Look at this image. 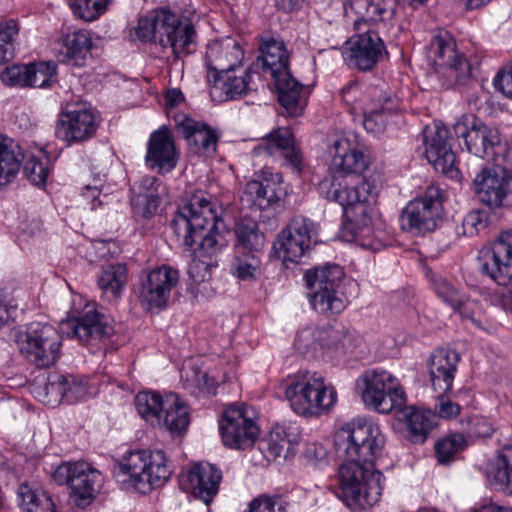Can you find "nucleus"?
Segmentation results:
<instances>
[{
    "label": "nucleus",
    "mask_w": 512,
    "mask_h": 512,
    "mask_svg": "<svg viewBox=\"0 0 512 512\" xmlns=\"http://www.w3.org/2000/svg\"><path fill=\"white\" fill-rule=\"evenodd\" d=\"M339 467V498L353 510L375 505L382 494L383 474L374 468L385 437L379 426L366 418H355L341 426L333 437Z\"/></svg>",
    "instance_id": "nucleus-1"
},
{
    "label": "nucleus",
    "mask_w": 512,
    "mask_h": 512,
    "mask_svg": "<svg viewBox=\"0 0 512 512\" xmlns=\"http://www.w3.org/2000/svg\"><path fill=\"white\" fill-rule=\"evenodd\" d=\"M219 221L217 201L204 191L194 193L171 221L177 241L185 251L192 250L194 244L199 246L188 267L190 286L196 293H204L211 279V262L200 258L210 257L216 251Z\"/></svg>",
    "instance_id": "nucleus-2"
},
{
    "label": "nucleus",
    "mask_w": 512,
    "mask_h": 512,
    "mask_svg": "<svg viewBox=\"0 0 512 512\" xmlns=\"http://www.w3.org/2000/svg\"><path fill=\"white\" fill-rule=\"evenodd\" d=\"M172 475L162 450L131 451L114 466V476L126 489L146 494L164 485Z\"/></svg>",
    "instance_id": "nucleus-3"
},
{
    "label": "nucleus",
    "mask_w": 512,
    "mask_h": 512,
    "mask_svg": "<svg viewBox=\"0 0 512 512\" xmlns=\"http://www.w3.org/2000/svg\"><path fill=\"white\" fill-rule=\"evenodd\" d=\"M344 276V270L337 264H325L305 272L304 279L309 290L307 297L316 312L330 316L346 308L347 299L341 291Z\"/></svg>",
    "instance_id": "nucleus-4"
},
{
    "label": "nucleus",
    "mask_w": 512,
    "mask_h": 512,
    "mask_svg": "<svg viewBox=\"0 0 512 512\" xmlns=\"http://www.w3.org/2000/svg\"><path fill=\"white\" fill-rule=\"evenodd\" d=\"M356 386L365 406L378 413L389 414L406 405L407 396L403 386L386 370L365 371L357 379Z\"/></svg>",
    "instance_id": "nucleus-5"
},
{
    "label": "nucleus",
    "mask_w": 512,
    "mask_h": 512,
    "mask_svg": "<svg viewBox=\"0 0 512 512\" xmlns=\"http://www.w3.org/2000/svg\"><path fill=\"white\" fill-rule=\"evenodd\" d=\"M16 342L21 355L37 369L52 367L61 355L62 337L48 323L29 324L26 331L19 333Z\"/></svg>",
    "instance_id": "nucleus-6"
},
{
    "label": "nucleus",
    "mask_w": 512,
    "mask_h": 512,
    "mask_svg": "<svg viewBox=\"0 0 512 512\" xmlns=\"http://www.w3.org/2000/svg\"><path fill=\"white\" fill-rule=\"evenodd\" d=\"M53 479L69 487L70 497L79 508H85L93 502L104 481L101 472L85 461L59 465L53 473Z\"/></svg>",
    "instance_id": "nucleus-7"
},
{
    "label": "nucleus",
    "mask_w": 512,
    "mask_h": 512,
    "mask_svg": "<svg viewBox=\"0 0 512 512\" xmlns=\"http://www.w3.org/2000/svg\"><path fill=\"white\" fill-rule=\"evenodd\" d=\"M473 190L478 200L490 208L512 202V145L503 156L501 168H484L476 175Z\"/></svg>",
    "instance_id": "nucleus-8"
},
{
    "label": "nucleus",
    "mask_w": 512,
    "mask_h": 512,
    "mask_svg": "<svg viewBox=\"0 0 512 512\" xmlns=\"http://www.w3.org/2000/svg\"><path fill=\"white\" fill-rule=\"evenodd\" d=\"M101 123L99 113L85 103L67 104L55 125V136L68 146L92 139Z\"/></svg>",
    "instance_id": "nucleus-9"
},
{
    "label": "nucleus",
    "mask_w": 512,
    "mask_h": 512,
    "mask_svg": "<svg viewBox=\"0 0 512 512\" xmlns=\"http://www.w3.org/2000/svg\"><path fill=\"white\" fill-rule=\"evenodd\" d=\"M443 215V194L439 187L430 185L425 192L405 207L401 226L413 234H425L437 227Z\"/></svg>",
    "instance_id": "nucleus-10"
},
{
    "label": "nucleus",
    "mask_w": 512,
    "mask_h": 512,
    "mask_svg": "<svg viewBox=\"0 0 512 512\" xmlns=\"http://www.w3.org/2000/svg\"><path fill=\"white\" fill-rule=\"evenodd\" d=\"M428 57L436 69H446L447 76L458 85L470 79L472 67L468 60L456 50L454 39L448 34H438L430 43Z\"/></svg>",
    "instance_id": "nucleus-11"
},
{
    "label": "nucleus",
    "mask_w": 512,
    "mask_h": 512,
    "mask_svg": "<svg viewBox=\"0 0 512 512\" xmlns=\"http://www.w3.org/2000/svg\"><path fill=\"white\" fill-rule=\"evenodd\" d=\"M315 235V226L311 220L300 216L295 217L287 228L282 230L274 243L277 257L283 263H298L310 249Z\"/></svg>",
    "instance_id": "nucleus-12"
},
{
    "label": "nucleus",
    "mask_w": 512,
    "mask_h": 512,
    "mask_svg": "<svg viewBox=\"0 0 512 512\" xmlns=\"http://www.w3.org/2000/svg\"><path fill=\"white\" fill-rule=\"evenodd\" d=\"M284 195L282 175L273 173L265 166L261 170L259 179L246 183L241 202L250 209L265 210L277 205Z\"/></svg>",
    "instance_id": "nucleus-13"
},
{
    "label": "nucleus",
    "mask_w": 512,
    "mask_h": 512,
    "mask_svg": "<svg viewBox=\"0 0 512 512\" xmlns=\"http://www.w3.org/2000/svg\"><path fill=\"white\" fill-rule=\"evenodd\" d=\"M481 271L502 286L512 282V230L502 232L479 255Z\"/></svg>",
    "instance_id": "nucleus-14"
},
{
    "label": "nucleus",
    "mask_w": 512,
    "mask_h": 512,
    "mask_svg": "<svg viewBox=\"0 0 512 512\" xmlns=\"http://www.w3.org/2000/svg\"><path fill=\"white\" fill-rule=\"evenodd\" d=\"M322 193L328 200L339 203L342 207H352L359 216L369 215L367 204L375 202L378 195V187L369 180H362L354 187H348L336 179H325L320 184Z\"/></svg>",
    "instance_id": "nucleus-15"
},
{
    "label": "nucleus",
    "mask_w": 512,
    "mask_h": 512,
    "mask_svg": "<svg viewBox=\"0 0 512 512\" xmlns=\"http://www.w3.org/2000/svg\"><path fill=\"white\" fill-rule=\"evenodd\" d=\"M314 340L327 349L348 353L357 346L359 339L351 329L337 323L335 325L327 324L317 329H303L297 334L295 344L299 350H306Z\"/></svg>",
    "instance_id": "nucleus-16"
},
{
    "label": "nucleus",
    "mask_w": 512,
    "mask_h": 512,
    "mask_svg": "<svg viewBox=\"0 0 512 512\" xmlns=\"http://www.w3.org/2000/svg\"><path fill=\"white\" fill-rule=\"evenodd\" d=\"M254 159L271 157L284 160L298 174L302 170L303 157L295 138L287 128H277L263 137L251 152Z\"/></svg>",
    "instance_id": "nucleus-17"
},
{
    "label": "nucleus",
    "mask_w": 512,
    "mask_h": 512,
    "mask_svg": "<svg viewBox=\"0 0 512 512\" xmlns=\"http://www.w3.org/2000/svg\"><path fill=\"white\" fill-rule=\"evenodd\" d=\"M343 56L350 67L369 71L387 56V50L378 33L368 30L347 41Z\"/></svg>",
    "instance_id": "nucleus-18"
},
{
    "label": "nucleus",
    "mask_w": 512,
    "mask_h": 512,
    "mask_svg": "<svg viewBox=\"0 0 512 512\" xmlns=\"http://www.w3.org/2000/svg\"><path fill=\"white\" fill-rule=\"evenodd\" d=\"M449 131L445 126L434 124L426 126L423 130L425 155L434 169L449 178H457L459 170L455 164L456 157L448 141Z\"/></svg>",
    "instance_id": "nucleus-19"
},
{
    "label": "nucleus",
    "mask_w": 512,
    "mask_h": 512,
    "mask_svg": "<svg viewBox=\"0 0 512 512\" xmlns=\"http://www.w3.org/2000/svg\"><path fill=\"white\" fill-rule=\"evenodd\" d=\"M178 270L163 265L150 271L142 281L139 290V300L147 310L164 308L170 298V293L178 284Z\"/></svg>",
    "instance_id": "nucleus-20"
},
{
    "label": "nucleus",
    "mask_w": 512,
    "mask_h": 512,
    "mask_svg": "<svg viewBox=\"0 0 512 512\" xmlns=\"http://www.w3.org/2000/svg\"><path fill=\"white\" fill-rule=\"evenodd\" d=\"M220 432L225 446L234 449H246L255 443L259 428L246 415L244 409L230 407L223 414L220 422Z\"/></svg>",
    "instance_id": "nucleus-21"
},
{
    "label": "nucleus",
    "mask_w": 512,
    "mask_h": 512,
    "mask_svg": "<svg viewBox=\"0 0 512 512\" xmlns=\"http://www.w3.org/2000/svg\"><path fill=\"white\" fill-rule=\"evenodd\" d=\"M222 472L215 465L201 462L192 466L182 478V489L194 498L210 505L219 491Z\"/></svg>",
    "instance_id": "nucleus-22"
},
{
    "label": "nucleus",
    "mask_w": 512,
    "mask_h": 512,
    "mask_svg": "<svg viewBox=\"0 0 512 512\" xmlns=\"http://www.w3.org/2000/svg\"><path fill=\"white\" fill-rule=\"evenodd\" d=\"M198 35L194 24L168 9L160 39L163 47H170L176 57L192 54L197 47Z\"/></svg>",
    "instance_id": "nucleus-23"
},
{
    "label": "nucleus",
    "mask_w": 512,
    "mask_h": 512,
    "mask_svg": "<svg viewBox=\"0 0 512 512\" xmlns=\"http://www.w3.org/2000/svg\"><path fill=\"white\" fill-rule=\"evenodd\" d=\"M243 58L244 52L240 44L231 37L209 43L205 55L210 72L209 81L224 73L234 72L241 66Z\"/></svg>",
    "instance_id": "nucleus-24"
},
{
    "label": "nucleus",
    "mask_w": 512,
    "mask_h": 512,
    "mask_svg": "<svg viewBox=\"0 0 512 512\" xmlns=\"http://www.w3.org/2000/svg\"><path fill=\"white\" fill-rule=\"evenodd\" d=\"M61 329L69 337L77 338L87 345L98 343L109 337L113 331L106 317L95 309L87 310L78 318L62 322Z\"/></svg>",
    "instance_id": "nucleus-25"
},
{
    "label": "nucleus",
    "mask_w": 512,
    "mask_h": 512,
    "mask_svg": "<svg viewBox=\"0 0 512 512\" xmlns=\"http://www.w3.org/2000/svg\"><path fill=\"white\" fill-rule=\"evenodd\" d=\"M454 133L457 137L464 139L467 151L477 157L494 159L496 149L500 147V138L497 131L484 124L473 125L470 129L464 124L457 122L454 126Z\"/></svg>",
    "instance_id": "nucleus-26"
},
{
    "label": "nucleus",
    "mask_w": 512,
    "mask_h": 512,
    "mask_svg": "<svg viewBox=\"0 0 512 512\" xmlns=\"http://www.w3.org/2000/svg\"><path fill=\"white\" fill-rule=\"evenodd\" d=\"M368 96L363 126L366 131L378 134L384 131L388 117L397 111L398 101L380 87L370 88Z\"/></svg>",
    "instance_id": "nucleus-27"
},
{
    "label": "nucleus",
    "mask_w": 512,
    "mask_h": 512,
    "mask_svg": "<svg viewBox=\"0 0 512 512\" xmlns=\"http://www.w3.org/2000/svg\"><path fill=\"white\" fill-rule=\"evenodd\" d=\"M307 388V392L304 395V399L301 400L296 414L310 418L329 413L337 401L335 388L331 384L326 383L319 373Z\"/></svg>",
    "instance_id": "nucleus-28"
},
{
    "label": "nucleus",
    "mask_w": 512,
    "mask_h": 512,
    "mask_svg": "<svg viewBox=\"0 0 512 512\" xmlns=\"http://www.w3.org/2000/svg\"><path fill=\"white\" fill-rule=\"evenodd\" d=\"M177 151L168 128L161 127L150 135L146 163L159 172H170L177 164Z\"/></svg>",
    "instance_id": "nucleus-29"
},
{
    "label": "nucleus",
    "mask_w": 512,
    "mask_h": 512,
    "mask_svg": "<svg viewBox=\"0 0 512 512\" xmlns=\"http://www.w3.org/2000/svg\"><path fill=\"white\" fill-rule=\"evenodd\" d=\"M460 360L459 354L452 349H436L429 360V375L434 390L449 392Z\"/></svg>",
    "instance_id": "nucleus-30"
},
{
    "label": "nucleus",
    "mask_w": 512,
    "mask_h": 512,
    "mask_svg": "<svg viewBox=\"0 0 512 512\" xmlns=\"http://www.w3.org/2000/svg\"><path fill=\"white\" fill-rule=\"evenodd\" d=\"M330 154L333 155L331 170L342 176L362 174L369 165L366 155L356 148H351L349 141L344 138L333 142Z\"/></svg>",
    "instance_id": "nucleus-31"
},
{
    "label": "nucleus",
    "mask_w": 512,
    "mask_h": 512,
    "mask_svg": "<svg viewBox=\"0 0 512 512\" xmlns=\"http://www.w3.org/2000/svg\"><path fill=\"white\" fill-rule=\"evenodd\" d=\"M397 411L402 413L407 438L414 444H423L437 425V415L430 410L405 405Z\"/></svg>",
    "instance_id": "nucleus-32"
},
{
    "label": "nucleus",
    "mask_w": 512,
    "mask_h": 512,
    "mask_svg": "<svg viewBox=\"0 0 512 512\" xmlns=\"http://www.w3.org/2000/svg\"><path fill=\"white\" fill-rule=\"evenodd\" d=\"M177 127L189 145L194 146L196 153L204 156H213L216 153L218 137L213 130L204 125L200 126L186 116H181V120H177Z\"/></svg>",
    "instance_id": "nucleus-33"
},
{
    "label": "nucleus",
    "mask_w": 512,
    "mask_h": 512,
    "mask_svg": "<svg viewBox=\"0 0 512 512\" xmlns=\"http://www.w3.org/2000/svg\"><path fill=\"white\" fill-rule=\"evenodd\" d=\"M233 72L214 77L210 82V95L217 101H228L240 98L252 89L250 86L252 74L245 71L242 76H234Z\"/></svg>",
    "instance_id": "nucleus-34"
},
{
    "label": "nucleus",
    "mask_w": 512,
    "mask_h": 512,
    "mask_svg": "<svg viewBox=\"0 0 512 512\" xmlns=\"http://www.w3.org/2000/svg\"><path fill=\"white\" fill-rule=\"evenodd\" d=\"M274 80L278 101L289 116L301 114L304 108L302 99L303 85L290 73V70L271 77Z\"/></svg>",
    "instance_id": "nucleus-35"
},
{
    "label": "nucleus",
    "mask_w": 512,
    "mask_h": 512,
    "mask_svg": "<svg viewBox=\"0 0 512 512\" xmlns=\"http://www.w3.org/2000/svg\"><path fill=\"white\" fill-rule=\"evenodd\" d=\"M317 372L299 370L280 379L276 384V391L286 400L296 414L304 395L307 392V386L312 384Z\"/></svg>",
    "instance_id": "nucleus-36"
},
{
    "label": "nucleus",
    "mask_w": 512,
    "mask_h": 512,
    "mask_svg": "<svg viewBox=\"0 0 512 512\" xmlns=\"http://www.w3.org/2000/svg\"><path fill=\"white\" fill-rule=\"evenodd\" d=\"M487 478L505 493H512V439L503 445L487 466Z\"/></svg>",
    "instance_id": "nucleus-37"
},
{
    "label": "nucleus",
    "mask_w": 512,
    "mask_h": 512,
    "mask_svg": "<svg viewBox=\"0 0 512 512\" xmlns=\"http://www.w3.org/2000/svg\"><path fill=\"white\" fill-rule=\"evenodd\" d=\"M260 51L263 70L271 77L290 70V53L282 40L273 37L266 38L261 43Z\"/></svg>",
    "instance_id": "nucleus-38"
},
{
    "label": "nucleus",
    "mask_w": 512,
    "mask_h": 512,
    "mask_svg": "<svg viewBox=\"0 0 512 512\" xmlns=\"http://www.w3.org/2000/svg\"><path fill=\"white\" fill-rule=\"evenodd\" d=\"M92 45V39L88 31L78 30L69 33L63 38L60 61L73 66H84Z\"/></svg>",
    "instance_id": "nucleus-39"
},
{
    "label": "nucleus",
    "mask_w": 512,
    "mask_h": 512,
    "mask_svg": "<svg viewBox=\"0 0 512 512\" xmlns=\"http://www.w3.org/2000/svg\"><path fill=\"white\" fill-rule=\"evenodd\" d=\"M353 234L355 241L365 249L379 251L386 246L388 237L380 222H375L371 216H361L355 220Z\"/></svg>",
    "instance_id": "nucleus-40"
},
{
    "label": "nucleus",
    "mask_w": 512,
    "mask_h": 512,
    "mask_svg": "<svg viewBox=\"0 0 512 512\" xmlns=\"http://www.w3.org/2000/svg\"><path fill=\"white\" fill-rule=\"evenodd\" d=\"M162 421L157 424L166 428L172 434H180L190 422L188 406L175 393H169L164 397Z\"/></svg>",
    "instance_id": "nucleus-41"
},
{
    "label": "nucleus",
    "mask_w": 512,
    "mask_h": 512,
    "mask_svg": "<svg viewBox=\"0 0 512 512\" xmlns=\"http://www.w3.org/2000/svg\"><path fill=\"white\" fill-rule=\"evenodd\" d=\"M24 160L23 151L12 138L0 135V187L9 184Z\"/></svg>",
    "instance_id": "nucleus-42"
},
{
    "label": "nucleus",
    "mask_w": 512,
    "mask_h": 512,
    "mask_svg": "<svg viewBox=\"0 0 512 512\" xmlns=\"http://www.w3.org/2000/svg\"><path fill=\"white\" fill-rule=\"evenodd\" d=\"M127 267L116 263L105 267L98 276V285L109 302L117 301L127 283Z\"/></svg>",
    "instance_id": "nucleus-43"
},
{
    "label": "nucleus",
    "mask_w": 512,
    "mask_h": 512,
    "mask_svg": "<svg viewBox=\"0 0 512 512\" xmlns=\"http://www.w3.org/2000/svg\"><path fill=\"white\" fill-rule=\"evenodd\" d=\"M17 497L22 512H56L50 495L40 488L22 483L17 488Z\"/></svg>",
    "instance_id": "nucleus-44"
},
{
    "label": "nucleus",
    "mask_w": 512,
    "mask_h": 512,
    "mask_svg": "<svg viewBox=\"0 0 512 512\" xmlns=\"http://www.w3.org/2000/svg\"><path fill=\"white\" fill-rule=\"evenodd\" d=\"M17 497L22 512H56L50 495L40 488L22 483L17 488Z\"/></svg>",
    "instance_id": "nucleus-45"
},
{
    "label": "nucleus",
    "mask_w": 512,
    "mask_h": 512,
    "mask_svg": "<svg viewBox=\"0 0 512 512\" xmlns=\"http://www.w3.org/2000/svg\"><path fill=\"white\" fill-rule=\"evenodd\" d=\"M17 497L22 512H56L50 495L40 488L22 483L17 488Z\"/></svg>",
    "instance_id": "nucleus-46"
},
{
    "label": "nucleus",
    "mask_w": 512,
    "mask_h": 512,
    "mask_svg": "<svg viewBox=\"0 0 512 512\" xmlns=\"http://www.w3.org/2000/svg\"><path fill=\"white\" fill-rule=\"evenodd\" d=\"M181 379L186 389L195 396L212 395L215 393L216 382L208 373L192 362L184 364Z\"/></svg>",
    "instance_id": "nucleus-47"
},
{
    "label": "nucleus",
    "mask_w": 512,
    "mask_h": 512,
    "mask_svg": "<svg viewBox=\"0 0 512 512\" xmlns=\"http://www.w3.org/2000/svg\"><path fill=\"white\" fill-rule=\"evenodd\" d=\"M168 9L167 7L155 9L141 17L135 29L137 36L144 41L160 43Z\"/></svg>",
    "instance_id": "nucleus-48"
},
{
    "label": "nucleus",
    "mask_w": 512,
    "mask_h": 512,
    "mask_svg": "<svg viewBox=\"0 0 512 512\" xmlns=\"http://www.w3.org/2000/svg\"><path fill=\"white\" fill-rule=\"evenodd\" d=\"M301 438L300 427L296 423H284L273 427L270 434L269 449L275 456H279L284 450L290 449L291 445L298 444Z\"/></svg>",
    "instance_id": "nucleus-49"
},
{
    "label": "nucleus",
    "mask_w": 512,
    "mask_h": 512,
    "mask_svg": "<svg viewBox=\"0 0 512 512\" xmlns=\"http://www.w3.org/2000/svg\"><path fill=\"white\" fill-rule=\"evenodd\" d=\"M164 398L154 392H140L135 398V405L139 415L152 425L162 421Z\"/></svg>",
    "instance_id": "nucleus-50"
},
{
    "label": "nucleus",
    "mask_w": 512,
    "mask_h": 512,
    "mask_svg": "<svg viewBox=\"0 0 512 512\" xmlns=\"http://www.w3.org/2000/svg\"><path fill=\"white\" fill-rule=\"evenodd\" d=\"M466 447V439L463 434L453 433L438 440L435 444V454L440 463L453 460L456 453Z\"/></svg>",
    "instance_id": "nucleus-51"
},
{
    "label": "nucleus",
    "mask_w": 512,
    "mask_h": 512,
    "mask_svg": "<svg viewBox=\"0 0 512 512\" xmlns=\"http://www.w3.org/2000/svg\"><path fill=\"white\" fill-rule=\"evenodd\" d=\"M239 244L247 253H258L265 245V236L256 224H242L236 230Z\"/></svg>",
    "instance_id": "nucleus-52"
},
{
    "label": "nucleus",
    "mask_w": 512,
    "mask_h": 512,
    "mask_svg": "<svg viewBox=\"0 0 512 512\" xmlns=\"http://www.w3.org/2000/svg\"><path fill=\"white\" fill-rule=\"evenodd\" d=\"M28 80L27 86L29 87H48L56 74V65L53 62H38L28 65Z\"/></svg>",
    "instance_id": "nucleus-53"
},
{
    "label": "nucleus",
    "mask_w": 512,
    "mask_h": 512,
    "mask_svg": "<svg viewBox=\"0 0 512 512\" xmlns=\"http://www.w3.org/2000/svg\"><path fill=\"white\" fill-rule=\"evenodd\" d=\"M110 0H70L74 14L85 21H93L102 15Z\"/></svg>",
    "instance_id": "nucleus-54"
},
{
    "label": "nucleus",
    "mask_w": 512,
    "mask_h": 512,
    "mask_svg": "<svg viewBox=\"0 0 512 512\" xmlns=\"http://www.w3.org/2000/svg\"><path fill=\"white\" fill-rule=\"evenodd\" d=\"M18 32L19 27L15 20L10 19L6 22L0 23V64H3L13 58V40Z\"/></svg>",
    "instance_id": "nucleus-55"
},
{
    "label": "nucleus",
    "mask_w": 512,
    "mask_h": 512,
    "mask_svg": "<svg viewBox=\"0 0 512 512\" xmlns=\"http://www.w3.org/2000/svg\"><path fill=\"white\" fill-rule=\"evenodd\" d=\"M260 267V259L255 253H242L236 256L233 264V274L242 280L255 278V274Z\"/></svg>",
    "instance_id": "nucleus-56"
},
{
    "label": "nucleus",
    "mask_w": 512,
    "mask_h": 512,
    "mask_svg": "<svg viewBox=\"0 0 512 512\" xmlns=\"http://www.w3.org/2000/svg\"><path fill=\"white\" fill-rule=\"evenodd\" d=\"M431 282L433 289L439 298L451 307L459 305L462 294L450 281L441 275H434L431 278Z\"/></svg>",
    "instance_id": "nucleus-57"
},
{
    "label": "nucleus",
    "mask_w": 512,
    "mask_h": 512,
    "mask_svg": "<svg viewBox=\"0 0 512 512\" xmlns=\"http://www.w3.org/2000/svg\"><path fill=\"white\" fill-rule=\"evenodd\" d=\"M461 426L474 437H489L493 433L492 424L485 417L479 415L462 419Z\"/></svg>",
    "instance_id": "nucleus-58"
},
{
    "label": "nucleus",
    "mask_w": 512,
    "mask_h": 512,
    "mask_svg": "<svg viewBox=\"0 0 512 512\" xmlns=\"http://www.w3.org/2000/svg\"><path fill=\"white\" fill-rule=\"evenodd\" d=\"M161 182L155 176H144L138 183L133 186L134 191H138L139 195L147 199L148 205L156 208L158 206V188Z\"/></svg>",
    "instance_id": "nucleus-59"
},
{
    "label": "nucleus",
    "mask_w": 512,
    "mask_h": 512,
    "mask_svg": "<svg viewBox=\"0 0 512 512\" xmlns=\"http://www.w3.org/2000/svg\"><path fill=\"white\" fill-rule=\"evenodd\" d=\"M65 402L73 404L78 402L86 396L88 392L87 382L79 377L73 375H65Z\"/></svg>",
    "instance_id": "nucleus-60"
},
{
    "label": "nucleus",
    "mask_w": 512,
    "mask_h": 512,
    "mask_svg": "<svg viewBox=\"0 0 512 512\" xmlns=\"http://www.w3.org/2000/svg\"><path fill=\"white\" fill-rule=\"evenodd\" d=\"M488 220V213L486 211L480 209L470 211L462 222L464 234L467 236L478 234L487 227Z\"/></svg>",
    "instance_id": "nucleus-61"
},
{
    "label": "nucleus",
    "mask_w": 512,
    "mask_h": 512,
    "mask_svg": "<svg viewBox=\"0 0 512 512\" xmlns=\"http://www.w3.org/2000/svg\"><path fill=\"white\" fill-rule=\"evenodd\" d=\"M24 173L32 184L41 187L46 183L48 168L38 158L31 156L24 165Z\"/></svg>",
    "instance_id": "nucleus-62"
},
{
    "label": "nucleus",
    "mask_w": 512,
    "mask_h": 512,
    "mask_svg": "<svg viewBox=\"0 0 512 512\" xmlns=\"http://www.w3.org/2000/svg\"><path fill=\"white\" fill-rule=\"evenodd\" d=\"M370 5V0H347L344 2V14L346 18L350 19L353 15L357 16V18L353 19L354 28L356 30H360V26L362 23H366V14L368 13V8Z\"/></svg>",
    "instance_id": "nucleus-63"
},
{
    "label": "nucleus",
    "mask_w": 512,
    "mask_h": 512,
    "mask_svg": "<svg viewBox=\"0 0 512 512\" xmlns=\"http://www.w3.org/2000/svg\"><path fill=\"white\" fill-rule=\"evenodd\" d=\"M28 65H12L1 73V80L7 86H27Z\"/></svg>",
    "instance_id": "nucleus-64"
}]
</instances>
